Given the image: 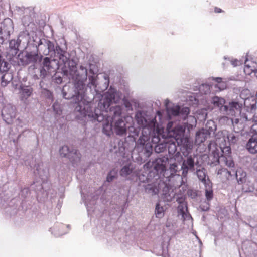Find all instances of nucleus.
<instances>
[{"mask_svg":"<svg viewBox=\"0 0 257 257\" xmlns=\"http://www.w3.org/2000/svg\"><path fill=\"white\" fill-rule=\"evenodd\" d=\"M72 72L67 75H63L71 80V82L65 85L62 89L63 98L66 100H72L71 103L74 108L75 118L78 120H85L87 118H93L91 110L93 101L87 100L85 98L87 85L85 82L87 79V70L84 66H80L78 69L77 66L72 69Z\"/></svg>","mask_w":257,"mask_h":257,"instance_id":"obj_1","label":"nucleus"},{"mask_svg":"<svg viewBox=\"0 0 257 257\" xmlns=\"http://www.w3.org/2000/svg\"><path fill=\"white\" fill-rule=\"evenodd\" d=\"M52 57L47 56L44 57L43 55L41 61L38 63L40 70L39 76L42 79H45L48 73H53L58 70H59L63 75H67L70 73V72H72V69L74 66L77 65L75 59L71 55H69L68 57L67 56L68 60L66 62L65 67L59 59L52 58Z\"/></svg>","mask_w":257,"mask_h":257,"instance_id":"obj_2","label":"nucleus"},{"mask_svg":"<svg viewBox=\"0 0 257 257\" xmlns=\"http://www.w3.org/2000/svg\"><path fill=\"white\" fill-rule=\"evenodd\" d=\"M122 93L116 88L111 86L106 92L104 98L100 100L97 104L93 102V107H95L91 110V113L93 118H90L89 120L92 122L97 121L100 122L104 119V112H108L110 108L116 107L118 106H111L113 103H117L121 100Z\"/></svg>","mask_w":257,"mask_h":257,"instance_id":"obj_3","label":"nucleus"},{"mask_svg":"<svg viewBox=\"0 0 257 257\" xmlns=\"http://www.w3.org/2000/svg\"><path fill=\"white\" fill-rule=\"evenodd\" d=\"M167 162L168 158L165 157L156 158L152 162H147L144 167L148 169V172L144 174L137 171L136 174L134 175L132 181L145 183L151 181V179L157 180L160 179L162 175H164Z\"/></svg>","mask_w":257,"mask_h":257,"instance_id":"obj_4","label":"nucleus"},{"mask_svg":"<svg viewBox=\"0 0 257 257\" xmlns=\"http://www.w3.org/2000/svg\"><path fill=\"white\" fill-rule=\"evenodd\" d=\"M173 124L172 121L168 122L166 127L167 136L175 140L183 155L186 156L192 149V142L190 138L185 134L186 126L181 125L173 126Z\"/></svg>","mask_w":257,"mask_h":257,"instance_id":"obj_5","label":"nucleus"},{"mask_svg":"<svg viewBox=\"0 0 257 257\" xmlns=\"http://www.w3.org/2000/svg\"><path fill=\"white\" fill-rule=\"evenodd\" d=\"M63 44L59 45L56 42L51 41L46 38H42V43L40 47V51L43 52L45 56L56 57L59 59L64 66H66V62L68 60L69 55H71L67 52V45L66 41L63 39Z\"/></svg>","mask_w":257,"mask_h":257,"instance_id":"obj_6","label":"nucleus"},{"mask_svg":"<svg viewBox=\"0 0 257 257\" xmlns=\"http://www.w3.org/2000/svg\"><path fill=\"white\" fill-rule=\"evenodd\" d=\"M149 139V136L143 135L136 142L133 155L137 153L138 156L135 157V159L139 163H144L153 153V145L148 141Z\"/></svg>","mask_w":257,"mask_h":257,"instance_id":"obj_7","label":"nucleus"},{"mask_svg":"<svg viewBox=\"0 0 257 257\" xmlns=\"http://www.w3.org/2000/svg\"><path fill=\"white\" fill-rule=\"evenodd\" d=\"M104 118L107 117L112 120L114 133L119 136L126 135L127 128L124 118L122 116V109L120 106L112 107L110 111L106 112Z\"/></svg>","mask_w":257,"mask_h":257,"instance_id":"obj_8","label":"nucleus"},{"mask_svg":"<svg viewBox=\"0 0 257 257\" xmlns=\"http://www.w3.org/2000/svg\"><path fill=\"white\" fill-rule=\"evenodd\" d=\"M13 59L10 56H6L4 58L3 52H0V80L1 85L3 87L7 86L13 79V75L10 71Z\"/></svg>","mask_w":257,"mask_h":257,"instance_id":"obj_9","label":"nucleus"},{"mask_svg":"<svg viewBox=\"0 0 257 257\" xmlns=\"http://www.w3.org/2000/svg\"><path fill=\"white\" fill-rule=\"evenodd\" d=\"M43 166L42 162L35 164L34 167V173L36 176H39L41 180L34 182L31 185V189H33L37 195H39L40 193H44L46 192L47 188H46L44 183L45 180L47 179L49 174L48 169L47 168H41Z\"/></svg>","mask_w":257,"mask_h":257,"instance_id":"obj_10","label":"nucleus"},{"mask_svg":"<svg viewBox=\"0 0 257 257\" xmlns=\"http://www.w3.org/2000/svg\"><path fill=\"white\" fill-rule=\"evenodd\" d=\"M149 136V138L151 139V144L154 145L153 149L156 153H160L167 150V142L165 140L161 142L163 135L159 128H154L150 130Z\"/></svg>","mask_w":257,"mask_h":257,"instance_id":"obj_11","label":"nucleus"},{"mask_svg":"<svg viewBox=\"0 0 257 257\" xmlns=\"http://www.w3.org/2000/svg\"><path fill=\"white\" fill-rule=\"evenodd\" d=\"M43 55L38 51H21L18 55V59L23 66H27L30 64L40 63Z\"/></svg>","mask_w":257,"mask_h":257,"instance_id":"obj_12","label":"nucleus"},{"mask_svg":"<svg viewBox=\"0 0 257 257\" xmlns=\"http://www.w3.org/2000/svg\"><path fill=\"white\" fill-rule=\"evenodd\" d=\"M14 27L13 22L9 18L4 19L0 22V45L7 44L14 32Z\"/></svg>","mask_w":257,"mask_h":257,"instance_id":"obj_13","label":"nucleus"},{"mask_svg":"<svg viewBox=\"0 0 257 257\" xmlns=\"http://www.w3.org/2000/svg\"><path fill=\"white\" fill-rule=\"evenodd\" d=\"M59 152L62 157L68 158L74 166L77 165L80 161L81 154L78 150L73 147L64 145L60 148Z\"/></svg>","mask_w":257,"mask_h":257,"instance_id":"obj_14","label":"nucleus"},{"mask_svg":"<svg viewBox=\"0 0 257 257\" xmlns=\"http://www.w3.org/2000/svg\"><path fill=\"white\" fill-rule=\"evenodd\" d=\"M87 70V78H88V82L87 84V87L89 88L91 90L94 89L95 91L97 93L96 90L97 82V78L98 73L99 72L98 68L95 63H89L88 64V68L85 67Z\"/></svg>","mask_w":257,"mask_h":257,"instance_id":"obj_15","label":"nucleus"},{"mask_svg":"<svg viewBox=\"0 0 257 257\" xmlns=\"http://www.w3.org/2000/svg\"><path fill=\"white\" fill-rule=\"evenodd\" d=\"M23 32H21L17 39L9 40V49L8 53L9 56L14 57L16 55L18 56L19 53L22 50L23 46Z\"/></svg>","mask_w":257,"mask_h":257,"instance_id":"obj_16","label":"nucleus"},{"mask_svg":"<svg viewBox=\"0 0 257 257\" xmlns=\"http://www.w3.org/2000/svg\"><path fill=\"white\" fill-rule=\"evenodd\" d=\"M135 118L138 125L144 129H147L148 132L151 129L156 128L155 126H152L153 122L147 115L146 111H137L136 112Z\"/></svg>","mask_w":257,"mask_h":257,"instance_id":"obj_17","label":"nucleus"},{"mask_svg":"<svg viewBox=\"0 0 257 257\" xmlns=\"http://www.w3.org/2000/svg\"><path fill=\"white\" fill-rule=\"evenodd\" d=\"M242 108V104L236 100H231L226 103L224 107L223 114L235 116L240 115Z\"/></svg>","mask_w":257,"mask_h":257,"instance_id":"obj_18","label":"nucleus"},{"mask_svg":"<svg viewBox=\"0 0 257 257\" xmlns=\"http://www.w3.org/2000/svg\"><path fill=\"white\" fill-rule=\"evenodd\" d=\"M167 113L169 119H171V116H176L185 120L188 118L190 113V109L188 107H181L179 105H176L174 107L167 108Z\"/></svg>","mask_w":257,"mask_h":257,"instance_id":"obj_19","label":"nucleus"},{"mask_svg":"<svg viewBox=\"0 0 257 257\" xmlns=\"http://www.w3.org/2000/svg\"><path fill=\"white\" fill-rule=\"evenodd\" d=\"M16 108L11 104L4 106L1 111L3 120L9 125L12 124L16 115Z\"/></svg>","mask_w":257,"mask_h":257,"instance_id":"obj_20","label":"nucleus"},{"mask_svg":"<svg viewBox=\"0 0 257 257\" xmlns=\"http://www.w3.org/2000/svg\"><path fill=\"white\" fill-rule=\"evenodd\" d=\"M221 153V159L222 162L228 168H232L235 166L234 161L231 155V150L229 146L222 147L218 146Z\"/></svg>","mask_w":257,"mask_h":257,"instance_id":"obj_21","label":"nucleus"},{"mask_svg":"<svg viewBox=\"0 0 257 257\" xmlns=\"http://www.w3.org/2000/svg\"><path fill=\"white\" fill-rule=\"evenodd\" d=\"M135 167V164L131 162L123 163L119 172L120 176L132 181L134 175L136 174L137 171Z\"/></svg>","mask_w":257,"mask_h":257,"instance_id":"obj_22","label":"nucleus"},{"mask_svg":"<svg viewBox=\"0 0 257 257\" xmlns=\"http://www.w3.org/2000/svg\"><path fill=\"white\" fill-rule=\"evenodd\" d=\"M185 156H187V157L183 160L181 165L182 175L184 177L187 176L189 171L194 172L195 171V166L197 165V163H195L194 157H192V155L189 156L187 155Z\"/></svg>","mask_w":257,"mask_h":257,"instance_id":"obj_23","label":"nucleus"},{"mask_svg":"<svg viewBox=\"0 0 257 257\" xmlns=\"http://www.w3.org/2000/svg\"><path fill=\"white\" fill-rule=\"evenodd\" d=\"M229 168L230 170L227 171V173L231 177L234 176L238 184H242L246 182L247 174L241 168L235 169L234 166Z\"/></svg>","mask_w":257,"mask_h":257,"instance_id":"obj_24","label":"nucleus"},{"mask_svg":"<svg viewBox=\"0 0 257 257\" xmlns=\"http://www.w3.org/2000/svg\"><path fill=\"white\" fill-rule=\"evenodd\" d=\"M23 46L21 51H40V47L37 46L35 43H32L29 40V33L27 31H23Z\"/></svg>","mask_w":257,"mask_h":257,"instance_id":"obj_25","label":"nucleus"},{"mask_svg":"<svg viewBox=\"0 0 257 257\" xmlns=\"http://www.w3.org/2000/svg\"><path fill=\"white\" fill-rule=\"evenodd\" d=\"M196 173L199 180L205 185L206 188H211L212 187V183L205 168L197 169Z\"/></svg>","mask_w":257,"mask_h":257,"instance_id":"obj_26","label":"nucleus"},{"mask_svg":"<svg viewBox=\"0 0 257 257\" xmlns=\"http://www.w3.org/2000/svg\"><path fill=\"white\" fill-rule=\"evenodd\" d=\"M199 91L204 94H207L212 91H220L221 89L218 87V84H212L203 83L199 86Z\"/></svg>","mask_w":257,"mask_h":257,"instance_id":"obj_27","label":"nucleus"},{"mask_svg":"<svg viewBox=\"0 0 257 257\" xmlns=\"http://www.w3.org/2000/svg\"><path fill=\"white\" fill-rule=\"evenodd\" d=\"M209 160L211 161V164L217 165L220 163H223L221 159V153L218 146L215 148L209 154Z\"/></svg>","mask_w":257,"mask_h":257,"instance_id":"obj_28","label":"nucleus"},{"mask_svg":"<svg viewBox=\"0 0 257 257\" xmlns=\"http://www.w3.org/2000/svg\"><path fill=\"white\" fill-rule=\"evenodd\" d=\"M246 148L251 154L257 153V134H253L248 139L246 144Z\"/></svg>","mask_w":257,"mask_h":257,"instance_id":"obj_29","label":"nucleus"},{"mask_svg":"<svg viewBox=\"0 0 257 257\" xmlns=\"http://www.w3.org/2000/svg\"><path fill=\"white\" fill-rule=\"evenodd\" d=\"M146 129L143 128L140 125H138L137 127H135V126H131L128 127V130L129 132L128 137H132L134 140H136L135 137L139 136L140 131H142V135H148V131H145Z\"/></svg>","mask_w":257,"mask_h":257,"instance_id":"obj_30","label":"nucleus"},{"mask_svg":"<svg viewBox=\"0 0 257 257\" xmlns=\"http://www.w3.org/2000/svg\"><path fill=\"white\" fill-rule=\"evenodd\" d=\"M211 103L215 107L218 108L219 111L223 114V108L225 106L226 100L221 97L215 96L212 98Z\"/></svg>","mask_w":257,"mask_h":257,"instance_id":"obj_31","label":"nucleus"},{"mask_svg":"<svg viewBox=\"0 0 257 257\" xmlns=\"http://www.w3.org/2000/svg\"><path fill=\"white\" fill-rule=\"evenodd\" d=\"M166 146H167V150L170 157L177 158L181 156V157L182 158L181 156L180 152L177 151V146L175 142H167ZM175 159H176V158H175Z\"/></svg>","mask_w":257,"mask_h":257,"instance_id":"obj_32","label":"nucleus"},{"mask_svg":"<svg viewBox=\"0 0 257 257\" xmlns=\"http://www.w3.org/2000/svg\"><path fill=\"white\" fill-rule=\"evenodd\" d=\"M65 228V226L62 223H57L50 228V231L52 234L56 237H59L65 234L67 232L63 231V229Z\"/></svg>","mask_w":257,"mask_h":257,"instance_id":"obj_33","label":"nucleus"},{"mask_svg":"<svg viewBox=\"0 0 257 257\" xmlns=\"http://www.w3.org/2000/svg\"><path fill=\"white\" fill-rule=\"evenodd\" d=\"M106 121L103 124L102 132L107 136H110L114 133L113 131V126L112 123V120L107 118Z\"/></svg>","mask_w":257,"mask_h":257,"instance_id":"obj_34","label":"nucleus"},{"mask_svg":"<svg viewBox=\"0 0 257 257\" xmlns=\"http://www.w3.org/2000/svg\"><path fill=\"white\" fill-rule=\"evenodd\" d=\"M118 177V170L115 168L112 169L108 172L104 185L108 186L110 183L117 179Z\"/></svg>","mask_w":257,"mask_h":257,"instance_id":"obj_35","label":"nucleus"},{"mask_svg":"<svg viewBox=\"0 0 257 257\" xmlns=\"http://www.w3.org/2000/svg\"><path fill=\"white\" fill-rule=\"evenodd\" d=\"M242 248L245 254L248 257H253L257 254L256 250L252 247L250 242L243 243Z\"/></svg>","mask_w":257,"mask_h":257,"instance_id":"obj_36","label":"nucleus"},{"mask_svg":"<svg viewBox=\"0 0 257 257\" xmlns=\"http://www.w3.org/2000/svg\"><path fill=\"white\" fill-rule=\"evenodd\" d=\"M251 99L244 101V104L248 112H253L256 109L257 101L254 96H251Z\"/></svg>","mask_w":257,"mask_h":257,"instance_id":"obj_37","label":"nucleus"},{"mask_svg":"<svg viewBox=\"0 0 257 257\" xmlns=\"http://www.w3.org/2000/svg\"><path fill=\"white\" fill-rule=\"evenodd\" d=\"M209 137L210 136L207 133L206 130L202 127L196 132L195 140L197 142L202 143Z\"/></svg>","mask_w":257,"mask_h":257,"instance_id":"obj_38","label":"nucleus"},{"mask_svg":"<svg viewBox=\"0 0 257 257\" xmlns=\"http://www.w3.org/2000/svg\"><path fill=\"white\" fill-rule=\"evenodd\" d=\"M145 191L150 195H155L159 192V189L156 184L153 183L148 184L144 186Z\"/></svg>","mask_w":257,"mask_h":257,"instance_id":"obj_39","label":"nucleus"},{"mask_svg":"<svg viewBox=\"0 0 257 257\" xmlns=\"http://www.w3.org/2000/svg\"><path fill=\"white\" fill-rule=\"evenodd\" d=\"M216 128L217 126L215 122L212 120L208 121L205 125V127H204V129L206 130L207 133H208L210 137L212 135H214Z\"/></svg>","mask_w":257,"mask_h":257,"instance_id":"obj_40","label":"nucleus"},{"mask_svg":"<svg viewBox=\"0 0 257 257\" xmlns=\"http://www.w3.org/2000/svg\"><path fill=\"white\" fill-rule=\"evenodd\" d=\"M165 210V206H162L160 202L156 203L155 209L156 217L159 219L163 218L164 216Z\"/></svg>","mask_w":257,"mask_h":257,"instance_id":"obj_41","label":"nucleus"},{"mask_svg":"<svg viewBox=\"0 0 257 257\" xmlns=\"http://www.w3.org/2000/svg\"><path fill=\"white\" fill-rule=\"evenodd\" d=\"M28 40L32 43L37 44V46L40 47L41 46L42 38H40V37L38 36L34 32H33L31 35L29 33V40Z\"/></svg>","mask_w":257,"mask_h":257,"instance_id":"obj_42","label":"nucleus"},{"mask_svg":"<svg viewBox=\"0 0 257 257\" xmlns=\"http://www.w3.org/2000/svg\"><path fill=\"white\" fill-rule=\"evenodd\" d=\"M171 186L167 185V184L165 185V186L162 189L163 195L164 196V198L168 200H171L172 196H174V195L173 191H171Z\"/></svg>","mask_w":257,"mask_h":257,"instance_id":"obj_43","label":"nucleus"},{"mask_svg":"<svg viewBox=\"0 0 257 257\" xmlns=\"http://www.w3.org/2000/svg\"><path fill=\"white\" fill-rule=\"evenodd\" d=\"M22 95L24 97L27 98L31 96L33 92V89L30 86L22 85L20 86Z\"/></svg>","mask_w":257,"mask_h":257,"instance_id":"obj_44","label":"nucleus"},{"mask_svg":"<svg viewBox=\"0 0 257 257\" xmlns=\"http://www.w3.org/2000/svg\"><path fill=\"white\" fill-rule=\"evenodd\" d=\"M52 76V81L57 84H60L63 82V78L61 74L59 73L60 72L59 70L56 72Z\"/></svg>","mask_w":257,"mask_h":257,"instance_id":"obj_45","label":"nucleus"},{"mask_svg":"<svg viewBox=\"0 0 257 257\" xmlns=\"http://www.w3.org/2000/svg\"><path fill=\"white\" fill-rule=\"evenodd\" d=\"M250 91L248 89H243L240 92V97L244 100H250L251 99Z\"/></svg>","mask_w":257,"mask_h":257,"instance_id":"obj_46","label":"nucleus"},{"mask_svg":"<svg viewBox=\"0 0 257 257\" xmlns=\"http://www.w3.org/2000/svg\"><path fill=\"white\" fill-rule=\"evenodd\" d=\"M226 137L229 145L236 143L238 140V137L232 133H228Z\"/></svg>","mask_w":257,"mask_h":257,"instance_id":"obj_47","label":"nucleus"},{"mask_svg":"<svg viewBox=\"0 0 257 257\" xmlns=\"http://www.w3.org/2000/svg\"><path fill=\"white\" fill-rule=\"evenodd\" d=\"M52 108L56 115L57 116L61 115L62 112V109L59 102L57 101L55 102L52 105Z\"/></svg>","mask_w":257,"mask_h":257,"instance_id":"obj_48","label":"nucleus"},{"mask_svg":"<svg viewBox=\"0 0 257 257\" xmlns=\"http://www.w3.org/2000/svg\"><path fill=\"white\" fill-rule=\"evenodd\" d=\"M185 208H186V210L187 209V204L185 202H179V205L178 206V212L182 215L183 218H185V215H186V213L185 212Z\"/></svg>","mask_w":257,"mask_h":257,"instance_id":"obj_49","label":"nucleus"},{"mask_svg":"<svg viewBox=\"0 0 257 257\" xmlns=\"http://www.w3.org/2000/svg\"><path fill=\"white\" fill-rule=\"evenodd\" d=\"M103 77L104 78V82L103 86L101 87V91H103L107 89L110 83L109 76L108 74H107V73H104Z\"/></svg>","mask_w":257,"mask_h":257,"instance_id":"obj_50","label":"nucleus"},{"mask_svg":"<svg viewBox=\"0 0 257 257\" xmlns=\"http://www.w3.org/2000/svg\"><path fill=\"white\" fill-rule=\"evenodd\" d=\"M42 95L46 98L53 101V93L49 90L44 88L41 91Z\"/></svg>","mask_w":257,"mask_h":257,"instance_id":"obj_51","label":"nucleus"},{"mask_svg":"<svg viewBox=\"0 0 257 257\" xmlns=\"http://www.w3.org/2000/svg\"><path fill=\"white\" fill-rule=\"evenodd\" d=\"M29 189L28 187H25L21 190V191L19 193V196L21 198L23 199H25L27 198V196L29 194Z\"/></svg>","mask_w":257,"mask_h":257,"instance_id":"obj_52","label":"nucleus"},{"mask_svg":"<svg viewBox=\"0 0 257 257\" xmlns=\"http://www.w3.org/2000/svg\"><path fill=\"white\" fill-rule=\"evenodd\" d=\"M210 188H206L205 189V197L208 202L211 201L213 197V192L212 190L209 189Z\"/></svg>","mask_w":257,"mask_h":257,"instance_id":"obj_53","label":"nucleus"},{"mask_svg":"<svg viewBox=\"0 0 257 257\" xmlns=\"http://www.w3.org/2000/svg\"><path fill=\"white\" fill-rule=\"evenodd\" d=\"M199 208L202 211H208L210 209V204L208 202H204L200 205Z\"/></svg>","mask_w":257,"mask_h":257,"instance_id":"obj_54","label":"nucleus"},{"mask_svg":"<svg viewBox=\"0 0 257 257\" xmlns=\"http://www.w3.org/2000/svg\"><path fill=\"white\" fill-rule=\"evenodd\" d=\"M211 79L214 80L217 84L218 85V87L221 89V90H223L224 87V84L221 83L222 78L221 77H212Z\"/></svg>","mask_w":257,"mask_h":257,"instance_id":"obj_55","label":"nucleus"},{"mask_svg":"<svg viewBox=\"0 0 257 257\" xmlns=\"http://www.w3.org/2000/svg\"><path fill=\"white\" fill-rule=\"evenodd\" d=\"M117 143L118 148V150H116L115 151V152H123L125 150V147H124V142L122 141L118 140Z\"/></svg>","mask_w":257,"mask_h":257,"instance_id":"obj_56","label":"nucleus"},{"mask_svg":"<svg viewBox=\"0 0 257 257\" xmlns=\"http://www.w3.org/2000/svg\"><path fill=\"white\" fill-rule=\"evenodd\" d=\"M188 194L192 199H195L198 196L197 192L192 190H189L188 191Z\"/></svg>","mask_w":257,"mask_h":257,"instance_id":"obj_57","label":"nucleus"},{"mask_svg":"<svg viewBox=\"0 0 257 257\" xmlns=\"http://www.w3.org/2000/svg\"><path fill=\"white\" fill-rule=\"evenodd\" d=\"M207 110L206 108L201 109L199 111V114H202V118L205 119L207 116Z\"/></svg>","mask_w":257,"mask_h":257,"instance_id":"obj_58","label":"nucleus"},{"mask_svg":"<svg viewBox=\"0 0 257 257\" xmlns=\"http://www.w3.org/2000/svg\"><path fill=\"white\" fill-rule=\"evenodd\" d=\"M239 122V119L238 118L232 119V123L234 127V130L235 132L238 133L239 132V130L235 131V124H237Z\"/></svg>","mask_w":257,"mask_h":257,"instance_id":"obj_59","label":"nucleus"},{"mask_svg":"<svg viewBox=\"0 0 257 257\" xmlns=\"http://www.w3.org/2000/svg\"><path fill=\"white\" fill-rule=\"evenodd\" d=\"M123 101L124 104L126 108H130L132 107V104L128 100L125 99L123 100Z\"/></svg>","mask_w":257,"mask_h":257,"instance_id":"obj_60","label":"nucleus"},{"mask_svg":"<svg viewBox=\"0 0 257 257\" xmlns=\"http://www.w3.org/2000/svg\"><path fill=\"white\" fill-rule=\"evenodd\" d=\"M251 130L255 132L254 134H257V122H255L252 125Z\"/></svg>","mask_w":257,"mask_h":257,"instance_id":"obj_61","label":"nucleus"},{"mask_svg":"<svg viewBox=\"0 0 257 257\" xmlns=\"http://www.w3.org/2000/svg\"><path fill=\"white\" fill-rule=\"evenodd\" d=\"M237 62L238 60L236 59L231 61V63L234 67L237 66Z\"/></svg>","mask_w":257,"mask_h":257,"instance_id":"obj_62","label":"nucleus"},{"mask_svg":"<svg viewBox=\"0 0 257 257\" xmlns=\"http://www.w3.org/2000/svg\"><path fill=\"white\" fill-rule=\"evenodd\" d=\"M214 11H215V13H221L223 11L221 9H220L219 8L215 7V9H214Z\"/></svg>","mask_w":257,"mask_h":257,"instance_id":"obj_63","label":"nucleus"},{"mask_svg":"<svg viewBox=\"0 0 257 257\" xmlns=\"http://www.w3.org/2000/svg\"><path fill=\"white\" fill-rule=\"evenodd\" d=\"M156 114L157 116H159V118L161 119L162 116V113L160 111H157Z\"/></svg>","mask_w":257,"mask_h":257,"instance_id":"obj_64","label":"nucleus"}]
</instances>
